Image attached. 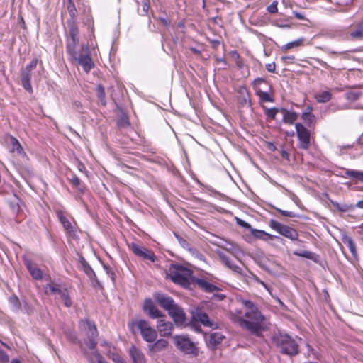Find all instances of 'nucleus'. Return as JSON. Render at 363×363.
<instances>
[{
    "mask_svg": "<svg viewBox=\"0 0 363 363\" xmlns=\"http://www.w3.org/2000/svg\"><path fill=\"white\" fill-rule=\"evenodd\" d=\"M177 238H178L179 240V242L180 243V245L184 247V248H186L189 250V244L187 242V241L182 238H178V236H177Z\"/></svg>",
    "mask_w": 363,
    "mask_h": 363,
    "instance_id": "13d9d810",
    "label": "nucleus"
},
{
    "mask_svg": "<svg viewBox=\"0 0 363 363\" xmlns=\"http://www.w3.org/2000/svg\"><path fill=\"white\" fill-rule=\"evenodd\" d=\"M301 118L308 125H311L314 123L315 117L312 113H303Z\"/></svg>",
    "mask_w": 363,
    "mask_h": 363,
    "instance_id": "a19ab883",
    "label": "nucleus"
},
{
    "mask_svg": "<svg viewBox=\"0 0 363 363\" xmlns=\"http://www.w3.org/2000/svg\"><path fill=\"white\" fill-rule=\"evenodd\" d=\"M143 309L152 319L158 318L162 316V313L155 306L151 299L145 300L143 305Z\"/></svg>",
    "mask_w": 363,
    "mask_h": 363,
    "instance_id": "aec40b11",
    "label": "nucleus"
},
{
    "mask_svg": "<svg viewBox=\"0 0 363 363\" xmlns=\"http://www.w3.org/2000/svg\"><path fill=\"white\" fill-rule=\"evenodd\" d=\"M276 211H277L278 212H279L282 216H286V217H289V218H295V217H298V215H297L296 213H295L293 211H284V210H281L280 208H278L277 207H273Z\"/></svg>",
    "mask_w": 363,
    "mask_h": 363,
    "instance_id": "c03bdc74",
    "label": "nucleus"
},
{
    "mask_svg": "<svg viewBox=\"0 0 363 363\" xmlns=\"http://www.w3.org/2000/svg\"><path fill=\"white\" fill-rule=\"evenodd\" d=\"M192 320L199 322L205 327L212 329L218 328V323L211 320L206 313L203 311L201 308H196L191 311Z\"/></svg>",
    "mask_w": 363,
    "mask_h": 363,
    "instance_id": "9d476101",
    "label": "nucleus"
},
{
    "mask_svg": "<svg viewBox=\"0 0 363 363\" xmlns=\"http://www.w3.org/2000/svg\"><path fill=\"white\" fill-rule=\"evenodd\" d=\"M71 182L72 184L77 187H78L80 185V179L76 176L72 177Z\"/></svg>",
    "mask_w": 363,
    "mask_h": 363,
    "instance_id": "e2e57ef3",
    "label": "nucleus"
},
{
    "mask_svg": "<svg viewBox=\"0 0 363 363\" xmlns=\"http://www.w3.org/2000/svg\"><path fill=\"white\" fill-rule=\"evenodd\" d=\"M269 225L272 230L292 241L297 240L298 238V233L296 230L275 220H270Z\"/></svg>",
    "mask_w": 363,
    "mask_h": 363,
    "instance_id": "6e6552de",
    "label": "nucleus"
},
{
    "mask_svg": "<svg viewBox=\"0 0 363 363\" xmlns=\"http://www.w3.org/2000/svg\"><path fill=\"white\" fill-rule=\"evenodd\" d=\"M79 43V39H73V38H68L67 40V45H66V50L67 53L71 56V57H73L74 55H76L77 53L79 52V50H76V48L78 45Z\"/></svg>",
    "mask_w": 363,
    "mask_h": 363,
    "instance_id": "393cba45",
    "label": "nucleus"
},
{
    "mask_svg": "<svg viewBox=\"0 0 363 363\" xmlns=\"http://www.w3.org/2000/svg\"><path fill=\"white\" fill-rule=\"evenodd\" d=\"M67 9L69 10L70 16L72 17H74V15H75V13H76V9L74 7V4H70L69 6H68Z\"/></svg>",
    "mask_w": 363,
    "mask_h": 363,
    "instance_id": "bf43d9fd",
    "label": "nucleus"
},
{
    "mask_svg": "<svg viewBox=\"0 0 363 363\" xmlns=\"http://www.w3.org/2000/svg\"><path fill=\"white\" fill-rule=\"evenodd\" d=\"M48 288H49L50 291L52 293L55 294H58L59 296L63 291V289H61L58 286H54V285H52V284H49L48 285Z\"/></svg>",
    "mask_w": 363,
    "mask_h": 363,
    "instance_id": "864d4df0",
    "label": "nucleus"
},
{
    "mask_svg": "<svg viewBox=\"0 0 363 363\" xmlns=\"http://www.w3.org/2000/svg\"><path fill=\"white\" fill-rule=\"evenodd\" d=\"M193 284H196L200 289L208 293H211L215 291L220 290V289L218 286L211 283L208 282L203 279H199L195 277L193 279Z\"/></svg>",
    "mask_w": 363,
    "mask_h": 363,
    "instance_id": "412c9836",
    "label": "nucleus"
},
{
    "mask_svg": "<svg viewBox=\"0 0 363 363\" xmlns=\"http://www.w3.org/2000/svg\"><path fill=\"white\" fill-rule=\"evenodd\" d=\"M332 203L340 212H346L350 209V206L347 204H340L337 202H332Z\"/></svg>",
    "mask_w": 363,
    "mask_h": 363,
    "instance_id": "de8ad7c7",
    "label": "nucleus"
},
{
    "mask_svg": "<svg viewBox=\"0 0 363 363\" xmlns=\"http://www.w3.org/2000/svg\"><path fill=\"white\" fill-rule=\"evenodd\" d=\"M169 316L173 319L177 326H183L186 323V313L183 308L176 304L170 311H168Z\"/></svg>",
    "mask_w": 363,
    "mask_h": 363,
    "instance_id": "ddd939ff",
    "label": "nucleus"
},
{
    "mask_svg": "<svg viewBox=\"0 0 363 363\" xmlns=\"http://www.w3.org/2000/svg\"><path fill=\"white\" fill-rule=\"evenodd\" d=\"M229 269H232L233 272H237V273H239V274H240V273H241V272H242V269H241L239 266H238V265H236V264H232V265H231V266H230V268H229Z\"/></svg>",
    "mask_w": 363,
    "mask_h": 363,
    "instance_id": "680f3d73",
    "label": "nucleus"
},
{
    "mask_svg": "<svg viewBox=\"0 0 363 363\" xmlns=\"http://www.w3.org/2000/svg\"><path fill=\"white\" fill-rule=\"evenodd\" d=\"M294 255L302 257H305L307 259H309L311 260H313L315 262H318V255H317L315 253L307 251V250H301V251H294Z\"/></svg>",
    "mask_w": 363,
    "mask_h": 363,
    "instance_id": "cd10ccee",
    "label": "nucleus"
},
{
    "mask_svg": "<svg viewBox=\"0 0 363 363\" xmlns=\"http://www.w3.org/2000/svg\"><path fill=\"white\" fill-rule=\"evenodd\" d=\"M304 38H301L296 40L291 41L290 43H286L283 46L284 50H290L294 48L300 47L303 45Z\"/></svg>",
    "mask_w": 363,
    "mask_h": 363,
    "instance_id": "f704fd0d",
    "label": "nucleus"
},
{
    "mask_svg": "<svg viewBox=\"0 0 363 363\" xmlns=\"http://www.w3.org/2000/svg\"><path fill=\"white\" fill-rule=\"evenodd\" d=\"M350 36L352 40L362 39L363 38V21L356 25V29L350 32Z\"/></svg>",
    "mask_w": 363,
    "mask_h": 363,
    "instance_id": "c85d7f7f",
    "label": "nucleus"
},
{
    "mask_svg": "<svg viewBox=\"0 0 363 363\" xmlns=\"http://www.w3.org/2000/svg\"><path fill=\"white\" fill-rule=\"evenodd\" d=\"M346 175L352 179H356L357 181L361 182L363 183V172L358 170H352L348 169L345 172Z\"/></svg>",
    "mask_w": 363,
    "mask_h": 363,
    "instance_id": "7c9ffc66",
    "label": "nucleus"
},
{
    "mask_svg": "<svg viewBox=\"0 0 363 363\" xmlns=\"http://www.w3.org/2000/svg\"><path fill=\"white\" fill-rule=\"evenodd\" d=\"M69 38L73 39H79V30L77 26L75 25L74 22H71L69 23Z\"/></svg>",
    "mask_w": 363,
    "mask_h": 363,
    "instance_id": "e433bc0d",
    "label": "nucleus"
},
{
    "mask_svg": "<svg viewBox=\"0 0 363 363\" xmlns=\"http://www.w3.org/2000/svg\"><path fill=\"white\" fill-rule=\"evenodd\" d=\"M362 96V93L359 91H349L347 93L345 94V98L347 100L354 101L359 99V97Z\"/></svg>",
    "mask_w": 363,
    "mask_h": 363,
    "instance_id": "c9c22d12",
    "label": "nucleus"
},
{
    "mask_svg": "<svg viewBox=\"0 0 363 363\" xmlns=\"http://www.w3.org/2000/svg\"><path fill=\"white\" fill-rule=\"evenodd\" d=\"M283 113V121L285 123L293 124L298 118V114L294 111H290L285 108H281Z\"/></svg>",
    "mask_w": 363,
    "mask_h": 363,
    "instance_id": "a878e982",
    "label": "nucleus"
},
{
    "mask_svg": "<svg viewBox=\"0 0 363 363\" xmlns=\"http://www.w3.org/2000/svg\"><path fill=\"white\" fill-rule=\"evenodd\" d=\"M72 58L77 62L86 73H89L94 66L90 55L89 49L86 45H82L79 52Z\"/></svg>",
    "mask_w": 363,
    "mask_h": 363,
    "instance_id": "423d86ee",
    "label": "nucleus"
},
{
    "mask_svg": "<svg viewBox=\"0 0 363 363\" xmlns=\"http://www.w3.org/2000/svg\"><path fill=\"white\" fill-rule=\"evenodd\" d=\"M135 325L139 330L144 341L152 343L156 340L157 332L150 325L147 321L139 320L135 322Z\"/></svg>",
    "mask_w": 363,
    "mask_h": 363,
    "instance_id": "0eeeda50",
    "label": "nucleus"
},
{
    "mask_svg": "<svg viewBox=\"0 0 363 363\" xmlns=\"http://www.w3.org/2000/svg\"><path fill=\"white\" fill-rule=\"evenodd\" d=\"M237 58H236V65L238 68L242 69L245 66L244 61L241 59L240 56L236 53Z\"/></svg>",
    "mask_w": 363,
    "mask_h": 363,
    "instance_id": "6e6d98bb",
    "label": "nucleus"
},
{
    "mask_svg": "<svg viewBox=\"0 0 363 363\" xmlns=\"http://www.w3.org/2000/svg\"><path fill=\"white\" fill-rule=\"evenodd\" d=\"M229 269H232L233 272H237V273H239V274H240V273H241V272H242V269H241L239 266H238V265H236V264H232V265H231V266H230V268H229Z\"/></svg>",
    "mask_w": 363,
    "mask_h": 363,
    "instance_id": "052dcab7",
    "label": "nucleus"
},
{
    "mask_svg": "<svg viewBox=\"0 0 363 363\" xmlns=\"http://www.w3.org/2000/svg\"><path fill=\"white\" fill-rule=\"evenodd\" d=\"M224 338V336L219 333H212L209 337V343L213 345L220 344Z\"/></svg>",
    "mask_w": 363,
    "mask_h": 363,
    "instance_id": "72a5a7b5",
    "label": "nucleus"
},
{
    "mask_svg": "<svg viewBox=\"0 0 363 363\" xmlns=\"http://www.w3.org/2000/svg\"><path fill=\"white\" fill-rule=\"evenodd\" d=\"M157 328L162 337H169L172 333L174 325L171 322L162 319L157 321Z\"/></svg>",
    "mask_w": 363,
    "mask_h": 363,
    "instance_id": "6ab92c4d",
    "label": "nucleus"
},
{
    "mask_svg": "<svg viewBox=\"0 0 363 363\" xmlns=\"http://www.w3.org/2000/svg\"><path fill=\"white\" fill-rule=\"evenodd\" d=\"M113 360L116 363H123V359L118 354H113Z\"/></svg>",
    "mask_w": 363,
    "mask_h": 363,
    "instance_id": "0e129e2a",
    "label": "nucleus"
},
{
    "mask_svg": "<svg viewBox=\"0 0 363 363\" xmlns=\"http://www.w3.org/2000/svg\"><path fill=\"white\" fill-rule=\"evenodd\" d=\"M128 352L133 363H147L145 354L135 346L132 345L130 347Z\"/></svg>",
    "mask_w": 363,
    "mask_h": 363,
    "instance_id": "4be33fe9",
    "label": "nucleus"
},
{
    "mask_svg": "<svg viewBox=\"0 0 363 363\" xmlns=\"http://www.w3.org/2000/svg\"><path fill=\"white\" fill-rule=\"evenodd\" d=\"M332 98V94L328 91H324L315 95V99L319 103H325L329 101Z\"/></svg>",
    "mask_w": 363,
    "mask_h": 363,
    "instance_id": "2f4dec72",
    "label": "nucleus"
},
{
    "mask_svg": "<svg viewBox=\"0 0 363 363\" xmlns=\"http://www.w3.org/2000/svg\"><path fill=\"white\" fill-rule=\"evenodd\" d=\"M168 347V341L164 339H160L147 345L149 355H152L166 350Z\"/></svg>",
    "mask_w": 363,
    "mask_h": 363,
    "instance_id": "2eb2a0df",
    "label": "nucleus"
},
{
    "mask_svg": "<svg viewBox=\"0 0 363 363\" xmlns=\"http://www.w3.org/2000/svg\"><path fill=\"white\" fill-rule=\"evenodd\" d=\"M277 1H273L269 6H267V11L270 13H275L277 12Z\"/></svg>",
    "mask_w": 363,
    "mask_h": 363,
    "instance_id": "8fccbe9b",
    "label": "nucleus"
},
{
    "mask_svg": "<svg viewBox=\"0 0 363 363\" xmlns=\"http://www.w3.org/2000/svg\"><path fill=\"white\" fill-rule=\"evenodd\" d=\"M257 283L260 284L262 286H263L268 291L270 292V287L267 285L264 281H261L259 279H257Z\"/></svg>",
    "mask_w": 363,
    "mask_h": 363,
    "instance_id": "69168bd1",
    "label": "nucleus"
},
{
    "mask_svg": "<svg viewBox=\"0 0 363 363\" xmlns=\"http://www.w3.org/2000/svg\"><path fill=\"white\" fill-rule=\"evenodd\" d=\"M155 298L160 306L167 311H170L177 304L172 297L162 294H156Z\"/></svg>",
    "mask_w": 363,
    "mask_h": 363,
    "instance_id": "dca6fc26",
    "label": "nucleus"
},
{
    "mask_svg": "<svg viewBox=\"0 0 363 363\" xmlns=\"http://www.w3.org/2000/svg\"><path fill=\"white\" fill-rule=\"evenodd\" d=\"M56 215L60 223L62 225L65 233L69 236H74L76 223H74V225H72L66 216L65 212L61 210L56 211Z\"/></svg>",
    "mask_w": 363,
    "mask_h": 363,
    "instance_id": "4468645a",
    "label": "nucleus"
},
{
    "mask_svg": "<svg viewBox=\"0 0 363 363\" xmlns=\"http://www.w3.org/2000/svg\"><path fill=\"white\" fill-rule=\"evenodd\" d=\"M236 220H237V223L239 225L242 226V228H244L247 230H249L250 231V233H252V229H253V228H252L250 224H249L248 223H247L245 220L240 219V218H236Z\"/></svg>",
    "mask_w": 363,
    "mask_h": 363,
    "instance_id": "09e8293b",
    "label": "nucleus"
},
{
    "mask_svg": "<svg viewBox=\"0 0 363 363\" xmlns=\"http://www.w3.org/2000/svg\"><path fill=\"white\" fill-rule=\"evenodd\" d=\"M356 206H357V208H362V209H363V200L359 201L357 203Z\"/></svg>",
    "mask_w": 363,
    "mask_h": 363,
    "instance_id": "774afa93",
    "label": "nucleus"
},
{
    "mask_svg": "<svg viewBox=\"0 0 363 363\" xmlns=\"http://www.w3.org/2000/svg\"><path fill=\"white\" fill-rule=\"evenodd\" d=\"M295 59L294 56H284L282 57V60L285 62H287L291 60H294Z\"/></svg>",
    "mask_w": 363,
    "mask_h": 363,
    "instance_id": "338daca9",
    "label": "nucleus"
},
{
    "mask_svg": "<svg viewBox=\"0 0 363 363\" xmlns=\"http://www.w3.org/2000/svg\"><path fill=\"white\" fill-rule=\"evenodd\" d=\"M341 240L345 245H346L348 247L352 255L354 258H357V252L356 248V244L352 240V238L347 235L346 233H342L341 235Z\"/></svg>",
    "mask_w": 363,
    "mask_h": 363,
    "instance_id": "b1692460",
    "label": "nucleus"
},
{
    "mask_svg": "<svg viewBox=\"0 0 363 363\" xmlns=\"http://www.w3.org/2000/svg\"><path fill=\"white\" fill-rule=\"evenodd\" d=\"M173 340L176 347L185 354L191 357H196L199 355V348L187 335H174Z\"/></svg>",
    "mask_w": 363,
    "mask_h": 363,
    "instance_id": "39448f33",
    "label": "nucleus"
},
{
    "mask_svg": "<svg viewBox=\"0 0 363 363\" xmlns=\"http://www.w3.org/2000/svg\"><path fill=\"white\" fill-rule=\"evenodd\" d=\"M10 142L12 145L13 152H16V153L19 155L26 156V153L24 152L22 146L16 138L13 136L11 137Z\"/></svg>",
    "mask_w": 363,
    "mask_h": 363,
    "instance_id": "c756f323",
    "label": "nucleus"
},
{
    "mask_svg": "<svg viewBox=\"0 0 363 363\" xmlns=\"http://www.w3.org/2000/svg\"><path fill=\"white\" fill-rule=\"evenodd\" d=\"M251 233L255 238L264 241L273 240L275 238H277L276 236L269 234L265 231L261 230L252 229Z\"/></svg>",
    "mask_w": 363,
    "mask_h": 363,
    "instance_id": "bb28decb",
    "label": "nucleus"
},
{
    "mask_svg": "<svg viewBox=\"0 0 363 363\" xmlns=\"http://www.w3.org/2000/svg\"><path fill=\"white\" fill-rule=\"evenodd\" d=\"M9 302L13 311H16L21 308V303L16 296H11L9 298Z\"/></svg>",
    "mask_w": 363,
    "mask_h": 363,
    "instance_id": "4c0bfd02",
    "label": "nucleus"
},
{
    "mask_svg": "<svg viewBox=\"0 0 363 363\" xmlns=\"http://www.w3.org/2000/svg\"><path fill=\"white\" fill-rule=\"evenodd\" d=\"M266 69L268 72L274 73L275 72L276 69V65L274 62L272 63H268L266 65Z\"/></svg>",
    "mask_w": 363,
    "mask_h": 363,
    "instance_id": "4d7b16f0",
    "label": "nucleus"
},
{
    "mask_svg": "<svg viewBox=\"0 0 363 363\" xmlns=\"http://www.w3.org/2000/svg\"><path fill=\"white\" fill-rule=\"evenodd\" d=\"M239 93L242 96V104L250 105V95L247 89L242 87L240 89Z\"/></svg>",
    "mask_w": 363,
    "mask_h": 363,
    "instance_id": "58836bf2",
    "label": "nucleus"
},
{
    "mask_svg": "<svg viewBox=\"0 0 363 363\" xmlns=\"http://www.w3.org/2000/svg\"><path fill=\"white\" fill-rule=\"evenodd\" d=\"M218 255L219 256V257L220 258V259L222 260V262L228 267L230 268V266L232 265V262L230 261V259H229V257H228L223 252H218Z\"/></svg>",
    "mask_w": 363,
    "mask_h": 363,
    "instance_id": "a18cd8bd",
    "label": "nucleus"
},
{
    "mask_svg": "<svg viewBox=\"0 0 363 363\" xmlns=\"http://www.w3.org/2000/svg\"><path fill=\"white\" fill-rule=\"evenodd\" d=\"M274 341L282 354L294 356L298 353V345L295 340L287 334H277Z\"/></svg>",
    "mask_w": 363,
    "mask_h": 363,
    "instance_id": "20e7f679",
    "label": "nucleus"
},
{
    "mask_svg": "<svg viewBox=\"0 0 363 363\" xmlns=\"http://www.w3.org/2000/svg\"><path fill=\"white\" fill-rule=\"evenodd\" d=\"M252 85L261 101L264 102L273 101V99L270 96L268 91L271 89V86L265 79L257 78L254 80Z\"/></svg>",
    "mask_w": 363,
    "mask_h": 363,
    "instance_id": "1a4fd4ad",
    "label": "nucleus"
},
{
    "mask_svg": "<svg viewBox=\"0 0 363 363\" xmlns=\"http://www.w3.org/2000/svg\"><path fill=\"white\" fill-rule=\"evenodd\" d=\"M60 296L62 298V300L64 301V304L65 305V306L69 307L72 306V301L69 298L68 292L66 289H63V291L61 293Z\"/></svg>",
    "mask_w": 363,
    "mask_h": 363,
    "instance_id": "ea45409f",
    "label": "nucleus"
},
{
    "mask_svg": "<svg viewBox=\"0 0 363 363\" xmlns=\"http://www.w3.org/2000/svg\"><path fill=\"white\" fill-rule=\"evenodd\" d=\"M192 274L193 272L191 269L175 264L170 266L167 276L174 283L189 289L195 278Z\"/></svg>",
    "mask_w": 363,
    "mask_h": 363,
    "instance_id": "7ed1b4c3",
    "label": "nucleus"
},
{
    "mask_svg": "<svg viewBox=\"0 0 363 363\" xmlns=\"http://www.w3.org/2000/svg\"><path fill=\"white\" fill-rule=\"evenodd\" d=\"M296 134L299 140V147L307 150L310 145L311 135L309 130L301 123H297L295 125Z\"/></svg>",
    "mask_w": 363,
    "mask_h": 363,
    "instance_id": "9b49d317",
    "label": "nucleus"
},
{
    "mask_svg": "<svg viewBox=\"0 0 363 363\" xmlns=\"http://www.w3.org/2000/svg\"><path fill=\"white\" fill-rule=\"evenodd\" d=\"M23 262L30 272L32 277L36 280L42 279L43 273L40 268L30 259L27 257L23 258Z\"/></svg>",
    "mask_w": 363,
    "mask_h": 363,
    "instance_id": "a211bd4d",
    "label": "nucleus"
},
{
    "mask_svg": "<svg viewBox=\"0 0 363 363\" xmlns=\"http://www.w3.org/2000/svg\"><path fill=\"white\" fill-rule=\"evenodd\" d=\"M96 93L99 100L103 106H106V93L104 87L101 84H98L96 86Z\"/></svg>",
    "mask_w": 363,
    "mask_h": 363,
    "instance_id": "473e14b6",
    "label": "nucleus"
},
{
    "mask_svg": "<svg viewBox=\"0 0 363 363\" xmlns=\"http://www.w3.org/2000/svg\"><path fill=\"white\" fill-rule=\"evenodd\" d=\"M21 84L23 87L29 93H33V88L31 86V72L23 69L21 71Z\"/></svg>",
    "mask_w": 363,
    "mask_h": 363,
    "instance_id": "5701e85b",
    "label": "nucleus"
},
{
    "mask_svg": "<svg viewBox=\"0 0 363 363\" xmlns=\"http://www.w3.org/2000/svg\"><path fill=\"white\" fill-rule=\"evenodd\" d=\"M218 255L219 256V257L220 258V259L222 260V262L228 267L230 268V266L232 265V262L230 261V259H229V257H228L223 252H218Z\"/></svg>",
    "mask_w": 363,
    "mask_h": 363,
    "instance_id": "49530a36",
    "label": "nucleus"
},
{
    "mask_svg": "<svg viewBox=\"0 0 363 363\" xmlns=\"http://www.w3.org/2000/svg\"><path fill=\"white\" fill-rule=\"evenodd\" d=\"M240 303L244 307V315L241 311L231 313L230 319L242 329L251 334L259 336L266 328V318L259 310L257 305L247 299H241Z\"/></svg>",
    "mask_w": 363,
    "mask_h": 363,
    "instance_id": "f257e3e1",
    "label": "nucleus"
},
{
    "mask_svg": "<svg viewBox=\"0 0 363 363\" xmlns=\"http://www.w3.org/2000/svg\"><path fill=\"white\" fill-rule=\"evenodd\" d=\"M79 269L83 270L84 272L87 275V277L90 279L91 281H95L97 284H99V282L97 279L96 275L91 268V267L89 264V263L86 262V260L84 259V257L79 256Z\"/></svg>",
    "mask_w": 363,
    "mask_h": 363,
    "instance_id": "f3484780",
    "label": "nucleus"
},
{
    "mask_svg": "<svg viewBox=\"0 0 363 363\" xmlns=\"http://www.w3.org/2000/svg\"><path fill=\"white\" fill-rule=\"evenodd\" d=\"M9 361V355L0 348V363H7Z\"/></svg>",
    "mask_w": 363,
    "mask_h": 363,
    "instance_id": "603ef678",
    "label": "nucleus"
},
{
    "mask_svg": "<svg viewBox=\"0 0 363 363\" xmlns=\"http://www.w3.org/2000/svg\"><path fill=\"white\" fill-rule=\"evenodd\" d=\"M129 247L136 256L152 262L155 261L156 256L154 252L146 247L134 242L131 243Z\"/></svg>",
    "mask_w": 363,
    "mask_h": 363,
    "instance_id": "f8f14e48",
    "label": "nucleus"
},
{
    "mask_svg": "<svg viewBox=\"0 0 363 363\" xmlns=\"http://www.w3.org/2000/svg\"><path fill=\"white\" fill-rule=\"evenodd\" d=\"M103 267H104V270L106 271L107 275L111 277V280L113 281L115 279V277H114L115 274H114V272H113L112 269L107 264H104Z\"/></svg>",
    "mask_w": 363,
    "mask_h": 363,
    "instance_id": "3c124183",
    "label": "nucleus"
},
{
    "mask_svg": "<svg viewBox=\"0 0 363 363\" xmlns=\"http://www.w3.org/2000/svg\"><path fill=\"white\" fill-rule=\"evenodd\" d=\"M38 64V60L33 59L28 65H26V68L24 69L31 72L33 69H34Z\"/></svg>",
    "mask_w": 363,
    "mask_h": 363,
    "instance_id": "5fc2aeb1",
    "label": "nucleus"
},
{
    "mask_svg": "<svg viewBox=\"0 0 363 363\" xmlns=\"http://www.w3.org/2000/svg\"><path fill=\"white\" fill-rule=\"evenodd\" d=\"M81 330L84 333L86 338L84 340L85 345L90 351L84 347L81 343V348L89 363H106L100 353L96 350L97 345L96 337L98 331L96 325L88 319L82 320L79 323Z\"/></svg>",
    "mask_w": 363,
    "mask_h": 363,
    "instance_id": "f03ea898",
    "label": "nucleus"
},
{
    "mask_svg": "<svg viewBox=\"0 0 363 363\" xmlns=\"http://www.w3.org/2000/svg\"><path fill=\"white\" fill-rule=\"evenodd\" d=\"M281 111V109L277 108H267L265 111V115L271 119H275L276 115L278 112Z\"/></svg>",
    "mask_w": 363,
    "mask_h": 363,
    "instance_id": "79ce46f5",
    "label": "nucleus"
},
{
    "mask_svg": "<svg viewBox=\"0 0 363 363\" xmlns=\"http://www.w3.org/2000/svg\"><path fill=\"white\" fill-rule=\"evenodd\" d=\"M189 251L191 252L192 256H194L195 258L201 260V261H206L205 257L203 254H201L200 252H199L195 248H189Z\"/></svg>",
    "mask_w": 363,
    "mask_h": 363,
    "instance_id": "37998d69",
    "label": "nucleus"
}]
</instances>
